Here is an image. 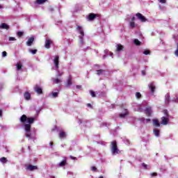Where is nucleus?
I'll use <instances>...</instances> for the list:
<instances>
[{
    "mask_svg": "<svg viewBox=\"0 0 178 178\" xmlns=\"http://www.w3.org/2000/svg\"><path fill=\"white\" fill-rule=\"evenodd\" d=\"M35 120V118H27L26 115H23L20 118V122L22 123H24V130L26 131L25 136L26 138H29V140H33V136H31V133L30 132L31 130V125L33 123H34V121Z\"/></svg>",
    "mask_w": 178,
    "mask_h": 178,
    "instance_id": "nucleus-1",
    "label": "nucleus"
},
{
    "mask_svg": "<svg viewBox=\"0 0 178 178\" xmlns=\"http://www.w3.org/2000/svg\"><path fill=\"white\" fill-rule=\"evenodd\" d=\"M111 150L112 155H118V154L120 153V150L118 148V143H116V140L111 142Z\"/></svg>",
    "mask_w": 178,
    "mask_h": 178,
    "instance_id": "nucleus-2",
    "label": "nucleus"
},
{
    "mask_svg": "<svg viewBox=\"0 0 178 178\" xmlns=\"http://www.w3.org/2000/svg\"><path fill=\"white\" fill-rule=\"evenodd\" d=\"M163 112H164V114L165 115V117L161 118V124L166 125V124H168V122H169V118L168 117V111L164 110Z\"/></svg>",
    "mask_w": 178,
    "mask_h": 178,
    "instance_id": "nucleus-3",
    "label": "nucleus"
},
{
    "mask_svg": "<svg viewBox=\"0 0 178 178\" xmlns=\"http://www.w3.org/2000/svg\"><path fill=\"white\" fill-rule=\"evenodd\" d=\"M77 30L81 33V36H79L80 42H81V44H84V42L83 41V38L84 37V31L83 30V28H81V26H78Z\"/></svg>",
    "mask_w": 178,
    "mask_h": 178,
    "instance_id": "nucleus-4",
    "label": "nucleus"
},
{
    "mask_svg": "<svg viewBox=\"0 0 178 178\" xmlns=\"http://www.w3.org/2000/svg\"><path fill=\"white\" fill-rule=\"evenodd\" d=\"M53 62L55 66V70H58L59 69V56H56Z\"/></svg>",
    "mask_w": 178,
    "mask_h": 178,
    "instance_id": "nucleus-5",
    "label": "nucleus"
},
{
    "mask_svg": "<svg viewBox=\"0 0 178 178\" xmlns=\"http://www.w3.org/2000/svg\"><path fill=\"white\" fill-rule=\"evenodd\" d=\"M34 91L37 92V94H42V88H41V84H36L34 86Z\"/></svg>",
    "mask_w": 178,
    "mask_h": 178,
    "instance_id": "nucleus-6",
    "label": "nucleus"
},
{
    "mask_svg": "<svg viewBox=\"0 0 178 178\" xmlns=\"http://www.w3.org/2000/svg\"><path fill=\"white\" fill-rule=\"evenodd\" d=\"M52 44V40L51 39L47 38L45 40L44 47L47 48V49H49L51 48V44Z\"/></svg>",
    "mask_w": 178,
    "mask_h": 178,
    "instance_id": "nucleus-7",
    "label": "nucleus"
},
{
    "mask_svg": "<svg viewBox=\"0 0 178 178\" xmlns=\"http://www.w3.org/2000/svg\"><path fill=\"white\" fill-rule=\"evenodd\" d=\"M26 170H30L31 172H33V170H37L38 169V167L36 165H29L26 168Z\"/></svg>",
    "mask_w": 178,
    "mask_h": 178,
    "instance_id": "nucleus-8",
    "label": "nucleus"
},
{
    "mask_svg": "<svg viewBox=\"0 0 178 178\" xmlns=\"http://www.w3.org/2000/svg\"><path fill=\"white\" fill-rule=\"evenodd\" d=\"M136 16H137L138 19H139V20H140V22H147V19H145V17H144L141 13H138L136 14Z\"/></svg>",
    "mask_w": 178,
    "mask_h": 178,
    "instance_id": "nucleus-9",
    "label": "nucleus"
},
{
    "mask_svg": "<svg viewBox=\"0 0 178 178\" xmlns=\"http://www.w3.org/2000/svg\"><path fill=\"white\" fill-rule=\"evenodd\" d=\"M9 29H10V26L6 23H2L0 25V30H9Z\"/></svg>",
    "mask_w": 178,
    "mask_h": 178,
    "instance_id": "nucleus-10",
    "label": "nucleus"
},
{
    "mask_svg": "<svg viewBox=\"0 0 178 178\" xmlns=\"http://www.w3.org/2000/svg\"><path fill=\"white\" fill-rule=\"evenodd\" d=\"M51 80L54 84H60L62 83V78H52Z\"/></svg>",
    "mask_w": 178,
    "mask_h": 178,
    "instance_id": "nucleus-11",
    "label": "nucleus"
},
{
    "mask_svg": "<svg viewBox=\"0 0 178 178\" xmlns=\"http://www.w3.org/2000/svg\"><path fill=\"white\" fill-rule=\"evenodd\" d=\"M95 17H97V15L94 14V13H90L88 16V19L91 22L92 20H94V19H95Z\"/></svg>",
    "mask_w": 178,
    "mask_h": 178,
    "instance_id": "nucleus-12",
    "label": "nucleus"
},
{
    "mask_svg": "<svg viewBox=\"0 0 178 178\" xmlns=\"http://www.w3.org/2000/svg\"><path fill=\"white\" fill-rule=\"evenodd\" d=\"M33 42H34V38H30L26 42V45L28 47H31Z\"/></svg>",
    "mask_w": 178,
    "mask_h": 178,
    "instance_id": "nucleus-13",
    "label": "nucleus"
},
{
    "mask_svg": "<svg viewBox=\"0 0 178 178\" xmlns=\"http://www.w3.org/2000/svg\"><path fill=\"white\" fill-rule=\"evenodd\" d=\"M149 88L152 92L155 91V85L154 84V82H152L149 84Z\"/></svg>",
    "mask_w": 178,
    "mask_h": 178,
    "instance_id": "nucleus-14",
    "label": "nucleus"
},
{
    "mask_svg": "<svg viewBox=\"0 0 178 178\" xmlns=\"http://www.w3.org/2000/svg\"><path fill=\"white\" fill-rule=\"evenodd\" d=\"M59 94V90L58 92H52L49 95L51 98H58V95Z\"/></svg>",
    "mask_w": 178,
    "mask_h": 178,
    "instance_id": "nucleus-15",
    "label": "nucleus"
},
{
    "mask_svg": "<svg viewBox=\"0 0 178 178\" xmlns=\"http://www.w3.org/2000/svg\"><path fill=\"white\" fill-rule=\"evenodd\" d=\"M153 124L156 127H159L161 126V124L159 123V121L157 119L153 120Z\"/></svg>",
    "mask_w": 178,
    "mask_h": 178,
    "instance_id": "nucleus-16",
    "label": "nucleus"
},
{
    "mask_svg": "<svg viewBox=\"0 0 178 178\" xmlns=\"http://www.w3.org/2000/svg\"><path fill=\"white\" fill-rule=\"evenodd\" d=\"M24 97L25 98V99L29 101V99H30V98H31V95H30V93L29 92H26L24 95Z\"/></svg>",
    "mask_w": 178,
    "mask_h": 178,
    "instance_id": "nucleus-17",
    "label": "nucleus"
},
{
    "mask_svg": "<svg viewBox=\"0 0 178 178\" xmlns=\"http://www.w3.org/2000/svg\"><path fill=\"white\" fill-rule=\"evenodd\" d=\"M116 51L118 52H120V51H123V46L120 44L116 45Z\"/></svg>",
    "mask_w": 178,
    "mask_h": 178,
    "instance_id": "nucleus-18",
    "label": "nucleus"
},
{
    "mask_svg": "<svg viewBox=\"0 0 178 178\" xmlns=\"http://www.w3.org/2000/svg\"><path fill=\"white\" fill-rule=\"evenodd\" d=\"M66 132L65 131H60L59 133V138H66Z\"/></svg>",
    "mask_w": 178,
    "mask_h": 178,
    "instance_id": "nucleus-19",
    "label": "nucleus"
},
{
    "mask_svg": "<svg viewBox=\"0 0 178 178\" xmlns=\"http://www.w3.org/2000/svg\"><path fill=\"white\" fill-rule=\"evenodd\" d=\"M72 77L69 76L68 79L67 81V84H66V87H70V86H72Z\"/></svg>",
    "mask_w": 178,
    "mask_h": 178,
    "instance_id": "nucleus-20",
    "label": "nucleus"
},
{
    "mask_svg": "<svg viewBox=\"0 0 178 178\" xmlns=\"http://www.w3.org/2000/svg\"><path fill=\"white\" fill-rule=\"evenodd\" d=\"M170 101V95H169V93H167V94L165 95V104H169Z\"/></svg>",
    "mask_w": 178,
    "mask_h": 178,
    "instance_id": "nucleus-21",
    "label": "nucleus"
},
{
    "mask_svg": "<svg viewBox=\"0 0 178 178\" xmlns=\"http://www.w3.org/2000/svg\"><path fill=\"white\" fill-rule=\"evenodd\" d=\"M17 70H22V67H23V65H22V63H17L16 64Z\"/></svg>",
    "mask_w": 178,
    "mask_h": 178,
    "instance_id": "nucleus-22",
    "label": "nucleus"
},
{
    "mask_svg": "<svg viewBox=\"0 0 178 178\" xmlns=\"http://www.w3.org/2000/svg\"><path fill=\"white\" fill-rule=\"evenodd\" d=\"M152 109L151 108V107H147L146 108V115H147L148 116H149V115H151V112H152Z\"/></svg>",
    "mask_w": 178,
    "mask_h": 178,
    "instance_id": "nucleus-23",
    "label": "nucleus"
},
{
    "mask_svg": "<svg viewBox=\"0 0 178 178\" xmlns=\"http://www.w3.org/2000/svg\"><path fill=\"white\" fill-rule=\"evenodd\" d=\"M127 115H129V113L127 112V110H125L124 113L120 114V118H126Z\"/></svg>",
    "mask_w": 178,
    "mask_h": 178,
    "instance_id": "nucleus-24",
    "label": "nucleus"
},
{
    "mask_svg": "<svg viewBox=\"0 0 178 178\" xmlns=\"http://www.w3.org/2000/svg\"><path fill=\"white\" fill-rule=\"evenodd\" d=\"M141 122H143V123H148V122H151V119H145L144 118H140Z\"/></svg>",
    "mask_w": 178,
    "mask_h": 178,
    "instance_id": "nucleus-25",
    "label": "nucleus"
},
{
    "mask_svg": "<svg viewBox=\"0 0 178 178\" xmlns=\"http://www.w3.org/2000/svg\"><path fill=\"white\" fill-rule=\"evenodd\" d=\"M154 136H156V137H159V129H154Z\"/></svg>",
    "mask_w": 178,
    "mask_h": 178,
    "instance_id": "nucleus-26",
    "label": "nucleus"
},
{
    "mask_svg": "<svg viewBox=\"0 0 178 178\" xmlns=\"http://www.w3.org/2000/svg\"><path fill=\"white\" fill-rule=\"evenodd\" d=\"M0 162H1V163H6V162H8V159H6V157H2L0 159Z\"/></svg>",
    "mask_w": 178,
    "mask_h": 178,
    "instance_id": "nucleus-27",
    "label": "nucleus"
},
{
    "mask_svg": "<svg viewBox=\"0 0 178 178\" xmlns=\"http://www.w3.org/2000/svg\"><path fill=\"white\" fill-rule=\"evenodd\" d=\"M45 2H47V0H37V3H38V5L45 3Z\"/></svg>",
    "mask_w": 178,
    "mask_h": 178,
    "instance_id": "nucleus-28",
    "label": "nucleus"
},
{
    "mask_svg": "<svg viewBox=\"0 0 178 178\" xmlns=\"http://www.w3.org/2000/svg\"><path fill=\"white\" fill-rule=\"evenodd\" d=\"M129 26L131 29H134V27H136V23H134V22H131Z\"/></svg>",
    "mask_w": 178,
    "mask_h": 178,
    "instance_id": "nucleus-29",
    "label": "nucleus"
},
{
    "mask_svg": "<svg viewBox=\"0 0 178 178\" xmlns=\"http://www.w3.org/2000/svg\"><path fill=\"white\" fill-rule=\"evenodd\" d=\"M134 44H136V45H140V44H141V42H140V40H138V39H135L134 40Z\"/></svg>",
    "mask_w": 178,
    "mask_h": 178,
    "instance_id": "nucleus-30",
    "label": "nucleus"
},
{
    "mask_svg": "<svg viewBox=\"0 0 178 178\" xmlns=\"http://www.w3.org/2000/svg\"><path fill=\"white\" fill-rule=\"evenodd\" d=\"M97 75L101 76V74H102V73H104L105 71L104 70H97Z\"/></svg>",
    "mask_w": 178,
    "mask_h": 178,
    "instance_id": "nucleus-31",
    "label": "nucleus"
},
{
    "mask_svg": "<svg viewBox=\"0 0 178 178\" xmlns=\"http://www.w3.org/2000/svg\"><path fill=\"white\" fill-rule=\"evenodd\" d=\"M58 165L60 167L65 166V165H66V160L61 161Z\"/></svg>",
    "mask_w": 178,
    "mask_h": 178,
    "instance_id": "nucleus-32",
    "label": "nucleus"
},
{
    "mask_svg": "<svg viewBox=\"0 0 178 178\" xmlns=\"http://www.w3.org/2000/svg\"><path fill=\"white\" fill-rule=\"evenodd\" d=\"M29 52L33 54V55H35V54H37V49H33V50L30 49Z\"/></svg>",
    "mask_w": 178,
    "mask_h": 178,
    "instance_id": "nucleus-33",
    "label": "nucleus"
},
{
    "mask_svg": "<svg viewBox=\"0 0 178 178\" xmlns=\"http://www.w3.org/2000/svg\"><path fill=\"white\" fill-rule=\"evenodd\" d=\"M90 94L92 97H95V92H94L93 90H90Z\"/></svg>",
    "mask_w": 178,
    "mask_h": 178,
    "instance_id": "nucleus-34",
    "label": "nucleus"
},
{
    "mask_svg": "<svg viewBox=\"0 0 178 178\" xmlns=\"http://www.w3.org/2000/svg\"><path fill=\"white\" fill-rule=\"evenodd\" d=\"M57 72H58V74L56 75V77H60V76L63 75V72H60L59 71H57Z\"/></svg>",
    "mask_w": 178,
    "mask_h": 178,
    "instance_id": "nucleus-35",
    "label": "nucleus"
},
{
    "mask_svg": "<svg viewBox=\"0 0 178 178\" xmlns=\"http://www.w3.org/2000/svg\"><path fill=\"white\" fill-rule=\"evenodd\" d=\"M143 54H144V55H149L150 51H149V50H145L143 51Z\"/></svg>",
    "mask_w": 178,
    "mask_h": 178,
    "instance_id": "nucleus-36",
    "label": "nucleus"
},
{
    "mask_svg": "<svg viewBox=\"0 0 178 178\" xmlns=\"http://www.w3.org/2000/svg\"><path fill=\"white\" fill-rule=\"evenodd\" d=\"M136 98H141V93H140L138 92H136Z\"/></svg>",
    "mask_w": 178,
    "mask_h": 178,
    "instance_id": "nucleus-37",
    "label": "nucleus"
},
{
    "mask_svg": "<svg viewBox=\"0 0 178 178\" xmlns=\"http://www.w3.org/2000/svg\"><path fill=\"white\" fill-rule=\"evenodd\" d=\"M9 41H16V38H13V37H10L8 38Z\"/></svg>",
    "mask_w": 178,
    "mask_h": 178,
    "instance_id": "nucleus-38",
    "label": "nucleus"
},
{
    "mask_svg": "<svg viewBox=\"0 0 178 178\" xmlns=\"http://www.w3.org/2000/svg\"><path fill=\"white\" fill-rule=\"evenodd\" d=\"M175 55L178 56V43L177 44V49L175 51Z\"/></svg>",
    "mask_w": 178,
    "mask_h": 178,
    "instance_id": "nucleus-39",
    "label": "nucleus"
},
{
    "mask_svg": "<svg viewBox=\"0 0 178 178\" xmlns=\"http://www.w3.org/2000/svg\"><path fill=\"white\" fill-rule=\"evenodd\" d=\"M22 35H23V32H22V31L17 32V36L18 37H22Z\"/></svg>",
    "mask_w": 178,
    "mask_h": 178,
    "instance_id": "nucleus-40",
    "label": "nucleus"
},
{
    "mask_svg": "<svg viewBox=\"0 0 178 178\" xmlns=\"http://www.w3.org/2000/svg\"><path fill=\"white\" fill-rule=\"evenodd\" d=\"M6 55H8V54L6 53V51H3V52H2V56H3V58H5V56H6Z\"/></svg>",
    "mask_w": 178,
    "mask_h": 178,
    "instance_id": "nucleus-41",
    "label": "nucleus"
},
{
    "mask_svg": "<svg viewBox=\"0 0 178 178\" xmlns=\"http://www.w3.org/2000/svg\"><path fill=\"white\" fill-rule=\"evenodd\" d=\"M91 170H92V172H95V171H97V168L95 166H92L91 168Z\"/></svg>",
    "mask_w": 178,
    "mask_h": 178,
    "instance_id": "nucleus-42",
    "label": "nucleus"
},
{
    "mask_svg": "<svg viewBox=\"0 0 178 178\" xmlns=\"http://www.w3.org/2000/svg\"><path fill=\"white\" fill-rule=\"evenodd\" d=\"M158 174L156 172H153L151 174L152 177H154V176H157Z\"/></svg>",
    "mask_w": 178,
    "mask_h": 178,
    "instance_id": "nucleus-43",
    "label": "nucleus"
},
{
    "mask_svg": "<svg viewBox=\"0 0 178 178\" xmlns=\"http://www.w3.org/2000/svg\"><path fill=\"white\" fill-rule=\"evenodd\" d=\"M161 3H166V0H159Z\"/></svg>",
    "mask_w": 178,
    "mask_h": 178,
    "instance_id": "nucleus-44",
    "label": "nucleus"
},
{
    "mask_svg": "<svg viewBox=\"0 0 178 178\" xmlns=\"http://www.w3.org/2000/svg\"><path fill=\"white\" fill-rule=\"evenodd\" d=\"M49 10H50V12H54V8L50 6V7L49 8Z\"/></svg>",
    "mask_w": 178,
    "mask_h": 178,
    "instance_id": "nucleus-45",
    "label": "nucleus"
},
{
    "mask_svg": "<svg viewBox=\"0 0 178 178\" xmlns=\"http://www.w3.org/2000/svg\"><path fill=\"white\" fill-rule=\"evenodd\" d=\"M142 165H143V167H145V169H147V165L145 163H143L142 164Z\"/></svg>",
    "mask_w": 178,
    "mask_h": 178,
    "instance_id": "nucleus-46",
    "label": "nucleus"
},
{
    "mask_svg": "<svg viewBox=\"0 0 178 178\" xmlns=\"http://www.w3.org/2000/svg\"><path fill=\"white\" fill-rule=\"evenodd\" d=\"M76 88H78V90H80L81 88V86H76Z\"/></svg>",
    "mask_w": 178,
    "mask_h": 178,
    "instance_id": "nucleus-47",
    "label": "nucleus"
},
{
    "mask_svg": "<svg viewBox=\"0 0 178 178\" xmlns=\"http://www.w3.org/2000/svg\"><path fill=\"white\" fill-rule=\"evenodd\" d=\"M136 20V17H132V18H131V22H134V21H135Z\"/></svg>",
    "mask_w": 178,
    "mask_h": 178,
    "instance_id": "nucleus-48",
    "label": "nucleus"
},
{
    "mask_svg": "<svg viewBox=\"0 0 178 178\" xmlns=\"http://www.w3.org/2000/svg\"><path fill=\"white\" fill-rule=\"evenodd\" d=\"M87 106H88V108H92L91 104H87Z\"/></svg>",
    "mask_w": 178,
    "mask_h": 178,
    "instance_id": "nucleus-49",
    "label": "nucleus"
},
{
    "mask_svg": "<svg viewBox=\"0 0 178 178\" xmlns=\"http://www.w3.org/2000/svg\"><path fill=\"white\" fill-rule=\"evenodd\" d=\"M70 159H76V157H73L72 156H70Z\"/></svg>",
    "mask_w": 178,
    "mask_h": 178,
    "instance_id": "nucleus-50",
    "label": "nucleus"
},
{
    "mask_svg": "<svg viewBox=\"0 0 178 178\" xmlns=\"http://www.w3.org/2000/svg\"><path fill=\"white\" fill-rule=\"evenodd\" d=\"M2 116V110H0V118Z\"/></svg>",
    "mask_w": 178,
    "mask_h": 178,
    "instance_id": "nucleus-51",
    "label": "nucleus"
},
{
    "mask_svg": "<svg viewBox=\"0 0 178 178\" xmlns=\"http://www.w3.org/2000/svg\"><path fill=\"white\" fill-rule=\"evenodd\" d=\"M52 145H54V143H53V142H51V143H50V146L52 147Z\"/></svg>",
    "mask_w": 178,
    "mask_h": 178,
    "instance_id": "nucleus-52",
    "label": "nucleus"
},
{
    "mask_svg": "<svg viewBox=\"0 0 178 178\" xmlns=\"http://www.w3.org/2000/svg\"><path fill=\"white\" fill-rule=\"evenodd\" d=\"M105 58H106V55L103 56V59H105Z\"/></svg>",
    "mask_w": 178,
    "mask_h": 178,
    "instance_id": "nucleus-53",
    "label": "nucleus"
},
{
    "mask_svg": "<svg viewBox=\"0 0 178 178\" xmlns=\"http://www.w3.org/2000/svg\"><path fill=\"white\" fill-rule=\"evenodd\" d=\"M142 74L144 75H145V72L144 71H142Z\"/></svg>",
    "mask_w": 178,
    "mask_h": 178,
    "instance_id": "nucleus-54",
    "label": "nucleus"
},
{
    "mask_svg": "<svg viewBox=\"0 0 178 178\" xmlns=\"http://www.w3.org/2000/svg\"><path fill=\"white\" fill-rule=\"evenodd\" d=\"M177 98L175 100V99H173V101H175V102H177Z\"/></svg>",
    "mask_w": 178,
    "mask_h": 178,
    "instance_id": "nucleus-55",
    "label": "nucleus"
},
{
    "mask_svg": "<svg viewBox=\"0 0 178 178\" xmlns=\"http://www.w3.org/2000/svg\"><path fill=\"white\" fill-rule=\"evenodd\" d=\"M113 53H111V56H113Z\"/></svg>",
    "mask_w": 178,
    "mask_h": 178,
    "instance_id": "nucleus-56",
    "label": "nucleus"
},
{
    "mask_svg": "<svg viewBox=\"0 0 178 178\" xmlns=\"http://www.w3.org/2000/svg\"><path fill=\"white\" fill-rule=\"evenodd\" d=\"M0 9H2V6H0Z\"/></svg>",
    "mask_w": 178,
    "mask_h": 178,
    "instance_id": "nucleus-57",
    "label": "nucleus"
},
{
    "mask_svg": "<svg viewBox=\"0 0 178 178\" xmlns=\"http://www.w3.org/2000/svg\"><path fill=\"white\" fill-rule=\"evenodd\" d=\"M99 178H104V177L102 176V177H99Z\"/></svg>",
    "mask_w": 178,
    "mask_h": 178,
    "instance_id": "nucleus-58",
    "label": "nucleus"
}]
</instances>
